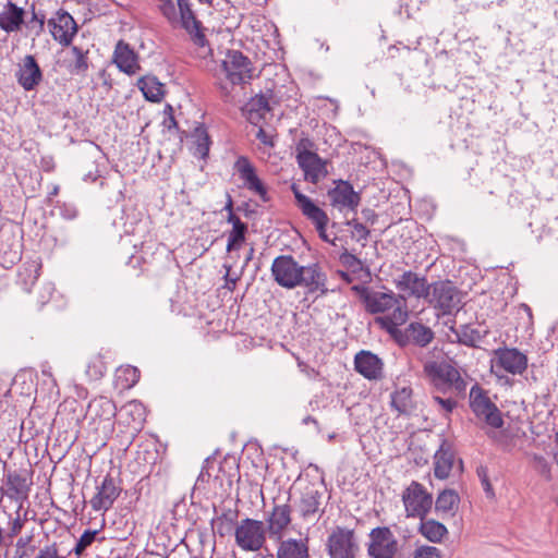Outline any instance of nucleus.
Segmentation results:
<instances>
[{
    "label": "nucleus",
    "instance_id": "nucleus-14",
    "mask_svg": "<svg viewBox=\"0 0 558 558\" xmlns=\"http://www.w3.org/2000/svg\"><path fill=\"white\" fill-rule=\"evenodd\" d=\"M393 283L400 292L398 296L403 303L407 298L426 299L429 296L430 286L426 278L411 270L404 271L395 279Z\"/></svg>",
    "mask_w": 558,
    "mask_h": 558
},
{
    "label": "nucleus",
    "instance_id": "nucleus-5",
    "mask_svg": "<svg viewBox=\"0 0 558 558\" xmlns=\"http://www.w3.org/2000/svg\"><path fill=\"white\" fill-rule=\"evenodd\" d=\"M470 408L474 415L489 428L486 434L495 437V430L504 426V418L500 410L477 384L470 390Z\"/></svg>",
    "mask_w": 558,
    "mask_h": 558
},
{
    "label": "nucleus",
    "instance_id": "nucleus-28",
    "mask_svg": "<svg viewBox=\"0 0 558 558\" xmlns=\"http://www.w3.org/2000/svg\"><path fill=\"white\" fill-rule=\"evenodd\" d=\"M269 111L268 100L263 95L252 97L242 109L246 120L253 125H259Z\"/></svg>",
    "mask_w": 558,
    "mask_h": 558
},
{
    "label": "nucleus",
    "instance_id": "nucleus-48",
    "mask_svg": "<svg viewBox=\"0 0 558 558\" xmlns=\"http://www.w3.org/2000/svg\"><path fill=\"white\" fill-rule=\"evenodd\" d=\"M433 401L437 403L446 413H451L457 407V401L452 398H441L439 396H434Z\"/></svg>",
    "mask_w": 558,
    "mask_h": 558
},
{
    "label": "nucleus",
    "instance_id": "nucleus-12",
    "mask_svg": "<svg viewBox=\"0 0 558 558\" xmlns=\"http://www.w3.org/2000/svg\"><path fill=\"white\" fill-rule=\"evenodd\" d=\"M398 550V542L387 526H378L371 531L367 553L372 558H393Z\"/></svg>",
    "mask_w": 558,
    "mask_h": 558
},
{
    "label": "nucleus",
    "instance_id": "nucleus-49",
    "mask_svg": "<svg viewBox=\"0 0 558 558\" xmlns=\"http://www.w3.org/2000/svg\"><path fill=\"white\" fill-rule=\"evenodd\" d=\"M255 136L266 147L272 148L275 146L274 134L262 126L258 128Z\"/></svg>",
    "mask_w": 558,
    "mask_h": 558
},
{
    "label": "nucleus",
    "instance_id": "nucleus-38",
    "mask_svg": "<svg viewBox=\"0 0 558 558\" xmlns=\"http://www.w3.org/2000/svg\"><path fill=\"white\" fill-rule=\"evenodd\" d=\"M407 331L408 337L422 347L427 345L434 339V332L432 329L421 323H411Z\"/></svg>",
    "mask_w": 558,
    "mask_h": 558
},
{
    "label": "nucleus",
    "instance_id": "nucleus-40",
    "mask_svg": "<svg viewBox=\"0 0 558 558\" xmlns=\"http://www.w3.org/2000/svg\"><path fill=\"white\" fill-rule=\"evenodd\" d=\"M391 405L399 413H408L412 408V389L402 387L391 395Z\"/></svg>",
    "mask_w": 558,
    "mask_h": 558
},
{
    "label": "nucleus",
    "instance_id": "nucleus-27",
    "mask_svg": "<svg viewBox=\"0 0 558 558\" xmlns=\"http://www.w3.org/2000/svg\"><path fill=\"white\" fill-rule=\"evenodd\" d=\"M43 80L41 70L36 59L28 54L17 72V82L25 90L34 89Z\"/></svg>",
    "mask_w": 558,
    "mask_h": 558
},
{
    "label": "nucleus",
    "instance_id": "nucleus-9",
    "mask_svg": "<svg viewBox=\"0 0 558 558\" xmlns=\"http://www.w3.org/2000/svg\"><path fill=\"white\" fill-rule=\"evenodd\" d=\"M221 68L225 77L233 85L250 83L254 75L251 60L238 50L228 51Z\"/></svg>",
    "mask_w": 558,
    "mask_h": 558
},
{
    "label": "nucleus",
    "instance_id": "nucleus-64",
    "mask_svg": "<svg viewBox=\"0 0 558 558\" xmlns=\"http://www.w3.org/2000/svg\"><path fill=\"white\" fill-rule=\"evenodd\" d=\"M201 2L210 3L213 0H199Z\"/></svg>",
    "mask_w": 558,
    "mask_h": 558
},
{
    "label": "nucleus",
    "instance_id": "nucleus-17",
    "mask_svg": "<svg viewBox=\"0 0 558 558\" xmlns=\"http://www.w3.org/2000/svg\"><path fill=\"white\" fill-rule=\"evenodd\" d=\"M112 61L126 75H135L141 71L140 56L129 43L119 40L116 44Z\"/></svg>",
    "mask_w": 558,
    "mask_h": 558
},
{
    "label": "nucleus",
    "instance_id": "nucleus-32",
    "mask_svg": "<svg viewBox=\"0 0 558 558\" xmlns=\"http://www.w3.org/2000/svg\"><path fill=\"white\" fill-rule=\"evenodd\" d=\"M277 558H310L307 538H289L281 541Z\"/></svg>",
    "mask_w": 558,
    "mask_h": 558
},
{
    "label": "nucleus",
    "instance_id": "nucleus-62",
    "mask_svg": "<svg viewBox=\"0 0 558 558\" xmlns=\"http://www.w3.org/2000/svg\"><path fill=\"white\" fill-rule=\"evenodd\" d=\"M38 23H39V29H40V31H43V28H44V24H45L44 17H43V19H40V20L38 21Z\"/></svg>",
    "mask_w": 558,
    "mask_h": 558
},
{
    "label": "nucleus",
    "instance_id": "nucleus-10",
    "mask_svg": "<svg viewBox=\"0 0 558 558\" xmlns=\"http://www.w3.org/2000/svg\"><path fill=\"white\" fill-rule=\"evenodd\" d=\"M327 549L330 558H355L359 546L354 531L348 527H335L327 538Z\"/></svg>",
    "mask_w": 558,
    "mask_h": 558
},
{
    "label": "nucleus",
    "instance_id": "nucleus-42",
    "mask_svg": "<svg viewBox=\"0 0 558 558\" xmlns=\"http://www.w3.org/2000/svg\"><path fill=\"white\" fill-rule=\"evenodd\" d=\"M235 518L236 514L234 513H222L221 515L217 517L215 520L216 524V533L223 537L228 534H230L232 531L234 532L235 527Z\"/></svg>",
    "mask_w": 558,
    "mask_h": 558
},
{
    "label": "nucleus",
    "instance_id": "nucleus-53",
    "mask_svg": "<svg viewBox=\"0 0 558 558\" xmlns=\"http://www.w3.org/2000/svg\"><path fill=\"white\" fill-rule=\"evenodd\" d=\"M534 461L537 463V469L546 478L550 477V465L548 461L542 456H535Z\"/></svg>",
    "mask_w": 558,
    "mask_h": 558
},
{
    "label": "nucleus",
    "instance_id": "nucleus-44",
    "mask_svg": "<svg viewBox=\"0 0 558 558\" xmlns=\"http://www.w3.org/2000/svg\"><path fill=\"white\" fill-rule=\"evenodd\" d=\"M97 534V531H90V530H86L82 535L81 537L78 538L75 547H74V553L76 555H82L83 551L92 545V543L94 542L95 539V536Z\"/></svg>",
    "mask_w": 558,
    "mask_h": 558
},
{
    "label": "nucleus",
    "instance_id": "nucleus-33",
    "mask_svg": "<svg viewBox=\"0 0 558 558\" xmlns=\"http://www.w3.org/2000/svg\"><path fill=\"white\" fill-rule=\"evenodd\" d=\"M137 86L143 93L145 99L159 102L165 97V85L156 76L145 75L137 81Z\"/></svg>",
    "mask_w": 558,
    "mask_h": 558
},
{
    "label": "nucleus",
    "instance_id": "nucleus-4",
    "mask_svg": "<svg viewBox=\"0 0 558 558\" xmlns=\"http://www.w3.org/2000/svg\"><path fill=\"white\" fill-rule=\"evenodd\" d=\"M424 373L430 385L441 393L464 395L468 383L459 368L449 362H427Z\"/></svg>",
    "mask_w": 558,
    "mask_h": 558
},
{
    "label": "nucleus",
    "instance_id": "nucleus-16",
    "mask_svg": "<svg viewBox=\"0 0 558 558\" xmlns=\"http://www.w3.org/2000/svg\"><path fill=\"white\" fill-rule=\"evenodd\" d=\"M291 522V506L289 504H275L266 518V532L271 538L281 541Z\"/></svg>",
    "mask_w": 558,
    "mask_h": 558
},
{
    "label": "nucleus",
    "instance_id": "nucleus-18",
    "mask_svg": "<svg viewBox=\"0 0 558 558\" xmlns=\"http://www.w3.org/2000/svg\"><path fill=\"white\" fill-rule=\"evenodd\" d=\"M48 27L53 39L63 46H69L77 32L74 19L66 12H58L48 21Z\"/></svg>",
    "mask_w": 558,
    "mask_h": 558
},
{
    "label": "nucleus",
    "instance_id": "nucleus-54",
    "mask_svg": "<svg viewBox=\"0 0 558 558\" xmlns=\"http://www.w3.org/2000/svg\"><path fill=\"white\" fill-rule=\"evenodd\" d=\"M33 537L34 535L33 534H29V535H25V536H21L17 542H16V547L19 549H24L26 548L32 542H33Z\"/></svg>",
    "mask_w": 558,
    "mask_h": 558
},
{
    "label": "nucleus",
    "instance_id": "nucleus-43",
    "mask_svg": "<svg viewBox=\"0 0 558 558\" xmlns=\"http://www.w3.org/2000/svg\"><path fill=\"white\" fill-rule=\"evenodd\" d=\"M122 377L125 378V383L122 384V388H131L138 381L140 373L136 367H120L117 372V379L120 380Z\"/></svg>",
    "mask_w": 558,
    "mask_h": 558
},
{
    "label": "nucleus",
    "instance_id": "nucleus-63",
    "mask_svg": "<svg viewBox=\"0 0 558 558\" xmlns=\"http://www.w3.org/2000/svg\"><path fill=\"white\" fill-rule=\"evenodd\" d=\"M340 274H341V277H342V278H345V279L348 278V276H347V274H345V272H342V271H341Z\"/></svg>",
    "mask_w": 558,
    "mask_h": 558
},
{
    "label": "nucleus",
    "instance_id": "nucleus-21",
    "mask_svg": "<svg viewBox=\"0 0 558 558\" xmlns=\"http://www.w3.org/2000/svg\"><path fill=\"white\" fill-rule=\"evenodd\" d=\"M88 414L98 427H112L117 415L116 403L104 396L93 399L88 404Z\"/></svg>",
    "mask_w": 558,
    "mask_h": 558
},
{
    "label": "nucleus",
    "instance_id": "nucleus-22",
    "mask_svg": "<svg viewBox=\"0 0 558 558\" xmlns=\"http://www.w3.org/2000/svg\"><path fill=\"white\" fill-rule=\"evenodd\" d=\"M495 365L502 371L517 375L522 374L527 367V357L525 354L514 348L498 349L495 352Z\"/></svg>",
    "mask_w": 558,
    "mask_h": 558
},
{
    "label": "nucleus",
    "instance_id": "nucleus-47",
    "mask_svg": "<svg viewBox=\"0 0 558 558\" xmlns=\"http://www.w3.org/2000/svg\"><path fill=\"white\" fill-rule=\"evenodd\" d=\"M53 292H54V287L52 283L43 284L40 288V291H39L38 300H37L38 304L40 306H43L46 303H48L51 300Z\"/></svg>",
    "mask_w": 558,
    "mask_h": 558
},
{
    "label": "nucleus",
    "instance_id": "nucleus-41",
    "mask_svg": "<svg viewBox=\"0 0 558 558\" xmlns=\"http://www.w3.org/2000/svg\"><path fill=\"white\" fill-rule=\"evenodd\" d=\"M458 341L468 347H475L481 340V333L470 325H462L456 330Z\"/></svg>",
    "mask_w": 558,
    "mask_h": 558
},
{
    "label": "nucleus",
    "instance_id": "nucleus-11",
    "mask_svg": "<svg viewBox=\"0 0 558 558\" xmlns=\"http://www.w3.org/2000/svg\"><path fill=\"white\" fill-rule=\"evenodd\" d=\"M145 421V407L140 401L132 400L121 408L118 425L121 428V433L133 440L143 429Z\"/></svg>",
    "mask_w": 558,
    "mask_h": 558
},
{
    "label": "nucleus",
    "instance_id": "nucleus-34",
    "mask_svg": "<svg viewBox=\"0 0 558 558\" xmlns=\"http://www.w3.org/2000/svg\"><path fill=\"white\" fill-rule=\"evenodd\" d=\"M322 495L314 486H307L302 493L298 509L302 518L307 519L318 512Z\"/></svg>",
    "mask_w": 558,
    "mask_h": 558
},
{
    "label": "nucleus",
    "instance_id": "nucleus-39",
    "mask_svg": "<svg viewBox=\"0 0 558 558\" xmlns=\"http://www.w3.org/2000/svg\"><path fill=\"white\" fill-rule=\"evenodd\" d=\"M107 372L105 356L100 353L93 354L86 366V375L90 380L97 381L101 379Z\"/></svg>",
    "mask_w": 558,
    "mask_h": 558
},
{
    "label": "nucleus",
    "instance_id": "nucleus-46",
    "mask_svg": "<svg viewBox=\"0 0 558 558\" xmlns=\"http://www.w3.org/2000/svg\"><path fill=\"white\" fill-rule=\"evenodd\" d=\"M209 136L205 131H202L197 134V143H196V154L199 157L205 158L209 153Z\"/></svg>",
    "mask_w": 558,
    "mask_h": 558
},
{
    "label": "nucleus",
    "instance_id": "nucleus-55",
    "mask_svg": "<svg viewBox=\"0 0 558 558\" xmlns=\"http://www.w3.org/2000/svg\"><path fill=\"white\" fill-rule=\"evenodd\" d=\"M327 226H328V223H324L323 227L320 228L319 225H316L315 228L323 241L330 242V243L335 244V242L332 240H330L329 235L327 234V231H326Z\"/></svg>",
    "mask_w": 558,
    "mask_h": 558
},
{
    "label": "nucleus",
    "instance_id": "nucleus-37",
    "mask_svg": "<svg viewBox=\"0 0 558 558\" xmlns=\"http://www.w3.org/2000/svg\"><path fill=\"white\" fill-rule=\"evenodd\" d=\"M459 495L452 489L442 490L435 502V509L440 513L453 512L459 505Z\"/></svg>",
    "mask_w": 558,
    "mask_h": 558
},
{
    "label": "nucleus",
    "instance_id": "nucleus-51",
    "mask_svg": "<svg viewBox=\"0 0 558 558\" xmlns=\"http://www.w3.org/2000/svg\"><path fill=\"white\" fill-rule=\"evenodd\" d=\"M35 558H64L59 555V550L56 544L48 545L39 549Z\"/></svg>",
    "mask_w": 558,
    "mask_h": 558
},
{
    "label": "nucleus",
    "instance_id": "nucleus-6",
    "mask_svg": "<svg viewBox=\"0 0 558 558\" xmlns=\"http://www.w3.org/2000/svg\"><path fill=\"white\" fill-rule=\"evenodd\" d=\"M267 541L265 523L257 519L244 518L234 527L235 545L243 551H258Z\"/></svg>",
    "mask_w": 558,
    "mask_h": 558
},
{
    "label": "nucleus",
    "instance_id": "nucleus-29",
    "mask_svg": "<svg viewBox=\"0 0 558 558\" xmlns=\"http://www.w3.org/2000/svg\"><path fill=\"white\" fill-rule=\"evenodd\" d=\"M453 463V451L448 444L442 442L434 456V475L439 480L449 477Z\"/></svg>",
    "mask_w": 558,
    "mask_h": 558
},
{
    "label": "nucleus",
    "instance_id": "nucleus-7",
    "mask_svg": "<svg viewBox=\"0 0 558 558\" xmlns=\"http://www.w3.org/2000/svg\"><path fill=\"white\" fill-rule=\"evenodd\" d=\"M313 143L302 138L296 145V161L304 172L306 181L316 184L328 174L326 162L311 150Z\"/></svg>",
    "mask_w": 558,
    "mask_h": 558
},
{
    "label": "nucleus",
    "instance_id": "nucleus-15",
    "mask_svg": "<svg viewBox=\"0 0 558 558\" xmlns=\"http://www.w3.org/2000/svg\"><path fill=\"white\" fill-rule=\"evenodd\" d=\"M234 169L246 190L257 195L263 202L269 199L266 185L258 178L255 167L247 157L240 156L234 162Z\"/></svg>",
    "mask_w": 558,
    "mask_h": 558
},
{
    "label": "nucleus",
    "instance_id": "nucleus-36",
    "mask_svg": "<svg viewBox=\"0 0 558 558\" xmlns=\"http://www.w3.org/2000/svg\"><path fill=\"white\" fill-rule=\"evenodd\" d=\"M41 263L38 259L25 262L19 270L17 278L20 284L26 292H29L34 284L37 282L40 271Z\"/></svg>",
    "mask_w": 558,
    "mask_h": 558
},
{
    "label": "nucleus",
    "instance_id": "nucleus-35",
    "mask_svg": "<svg viewBox=\"0 0 558 558\" xmlns=\"http://www.w3.org/2000/svg\"><path fill=\"white\" fill-rule=\"evenodd\" d=\"M24 17V10L13 2H9L0 13V27L10 33L20 29Z\"/></svg>",
    "mask_w": 558,
    "mask_h": 558
},
{
    "label": "nucleus",
    "instance_id": "nucleus-1",
    "mask_svg": "<svg viewBox=\"0 0 558 558\" xmlns=\"http://www.w3.org/2000/svg\"><path fill=\"white\" fill-rule=\"evenodd\" d=\"M274 281L281 288L292 290L303 287L308 293L326 295L327 276L317 263L301 265L292 255H279L271 264Z\"/></svg>",
    "mask_w": 558,
    "mask_h": 558
},
{
    "label": "nucleus",
    "instance_id": "nucleus-30",
    "mask_svg": "<svg viewBox=\"0 0 558 558\" xmlns=\"http://www.w3.org/2000/svg\"><path fill=\"white\" fill-rule=\"evenodd\" d=\"M227 208L230 210L228 221L232 223V230L228 233L227 251L231 252L240 250L244 243L247 226L240 219V217L232 213L231 199L229 201Z\"/></svg>",
    "mask_w": 558,
    "mask_h": 558
},
{
    "label": "nucleus",
    "instance_id": "nucleus-2",
    "mask_svg": "<svg viewBox=\"0 0 558 558\" xmlns=\"http://www.w3.org/2000/svg\"><path fill=\"white\" fill-rule=\"evenodd\" d=\"M353 289L360 292L368 313L385 314L381 317H377L376 323L389 333L395 335L398 331V327L408 320L409 314L405 303L401 302L399 296L392 291H369L364 287H353Z\"/></svg>",
    "mask_w": 558,
    "mask_h": 558
},
{
    "label": "nucleus",
    "instance_id": "nucleus-24",
    "mask_svg": "<svg viewBox=\"0 0 558 558\" xmlns=\"http://www.w3.org/2000/svg\"><path fill=\"white\" fill-rule=\"evenodd\" d=\"M33 484L32 475L27 470L11 471L5 475V485L13 500H25Z\"/></svg>",
    "mask_w": 558,
    "mask_h": 558
},
{
    "label": "nucleus",
    "instance_id": "nucleus-57",
    "mask_svg": "<svg viewBox=\"0 0 558 558\" xmlns=\"http://www.w3.org/2000/svg\"><path fill=\"white\" fill-rule=\"evenodd\" d=\"M354 230L361 238H366L368 235V231L362 223H354Z\"/></svg>",
    "mask_w": 558,
    "mask_h": 558
},
{
    "label": "nucleus",
    "instance_id": "nucleus-23",
    "mask_svg": "<svg viewBox=\"0 0 558 558\" xmlns=\"http://www.w3.org/2000/svg\"><path fill=\"white\" fill-rule=\"evenodd\" d=\"M291 190L295 197V205L301 210L302 215L306 217L314 226L319 225L322 228L324 223L329 222L327 214L317 206L308 196L301 193L295 184H292Z\"/></svg>",
    "mask_w": 558,
    "mask_h": 558
},
{
    "label": "nucleus",
    "instance_id": "nucleus-8",
    "mask_svg": "<svg viewBox=\"0 0 558 558\" xmlns=\"http://www.w3.org/2000/svg\"><path fill=\"white\" fill-rule=\"evenodd\" d=\"M401 497L408 518L427 517L434 502L432 493L416 481L404 488Z\"/></svg>",
    "mask_w": 558,
    "mask_h": 558
},
{
    "label": "nucleus",
    "instance_id": "nucleus-60",
    "mask_svg": "<svg viewBox=\"0 0 558 558\" xmlns=\"http://www.w3.org/2000/svg\"><path fill=\"white\" fill-rule=\"evenodd\" d=\"M482 483H483L486 492H490L492 490V485L489 484V482H488L486 476H484Z\"/></svg>",
    "mask_w": 558,
    "mask_h": 558
},
{
    "label": "nucleus",
    "instance_id": "nucleus-61",
    "mask_svg": "<svg viewBox=\"0 0 558 558\" xmlns=\"http://www.w3.org/2000/svg\"><path fill=\"white\" fill-rule=\"evenodd\" d=\"M4 496H5V490L3 489V487H0V506L3 502Z\"/></svg>",
    "mask_w": 558,
    "mask_h": 558
},
{
    "label": "nucleus",
    "instance_id": "nucleus-58",
    "mask_svg": "<svg viewBox=\"0 0 558 558\" xmlns=\"http://www.w3.org/2000/svg\"><path fill=\"white\" fill-rule=\"evenodd\" d=\"M229 270H230V268H228L227 275H229ZM226 277H228V276H226ZM236 280H238V278H227L226 288H228V290H230V291H233L235 289Z\"/></svg>",
    "mask_w": 558,
    "mask_h": 558
},
{
    "label": "nucleus",
    "instance_id": "nucleus-52",
    "mask_svg": "<svg viewBox=\"0 0 558 558\" xmlns=\"http://www.w3.org/2000/svg\"><path fill=\"white\" fill-rule=\"evenodd\" d=\"M25 522L26 519H23L17 514L16 518L12 522H10L9 536L14 537L19 535L22 529L24 527Z\"/></svg>",
    "mask_w": 558,
    "mask_h": 558
},
{
    "label": "nucleus",
    "instance_id": "nucleus-59",
    "mask_svg": "<svg viewBox=\"0 0 558 558\" xmlns=\"http://www.w3.org/2000/svg\"><path fill=\"white\" fill-rule=\"evenodd\" d=\"M554 444H555L554 460L558 466V428L554 436Z\"/></svg>",
    "mask_w": 558,
    "mask_h": 558
},
{
    "label": "nucleus",
    "instance_id": "nucleus-56",
    "mask_svg": "<svg viewBox=\"0 0 558 558\" xmlns=\"http://www.w3.org/2000/svg\"><path fill=\"white\" fill-rule=\"evenodd\" d=\"M169 110V117L163 121L165 126H167L169 130L172 128H177V121L172 114V107L168 106Z\"/></svg>",
    "mask_w": 558,
    "mask_h": 558
},
{
    "label": "nucleus",
    "instance_id": "nucleus-50",
    "mask_svg": "<svg viewBox=\"0 0 558 558\" xmlns=\"http://www.w3.org/2000/svg\"><path fill=\"white\" fill-rule=\"evenodd\" d=\"M340 262L343 266L352 269L361 268V260L353 254L344 252L340 255Z\"/></svg>",
    "mask_w": 558,
    "mask_h": 558
},
{
    "label": "nucleus",
    "instance_id": "nucleus-31",
    "mask_svg": "<svg viewBox=\"0 0 558 558\" xmlns=\"http://www.w3.org/2000/svg\"><path fill=\"white\" fill-rule=\"evenodd\" d=\"M418 519V533L430 543L441 544L449 533L447 526L435 519Z\"/></svg>",
    "mask_w": 558,
    "mask_h": 558
},
{
    "label": "nucleus",
    "instance_id": "nucleus-20",
    "mask_svg": "<svg viewBox=\"0 0 558 558\" xmlns=\"http://www.w3.org/2000/svg\"><path fill=\"white\" fill-rule=\"evenodd\" d=\"M328 197L332 207L344 210H355L360 204V195L347 181H339L335 187L328 191Z\"/></svg>",
    "mask_w": 558,
    "mask_h": 558
},
{
    "label": "nucleus",
    "instance_id": "nucleus-26",
    "mask_svg": "<svg viewBox=\"0 0 558 558\" xmlns=\"http://www.w3.org/2000/svg\"><path fill=\"white\" fill-rule=\"evenodd\" d=\"M354 366L357 373L367 379H378L383 373L381 360L369 351H361L355 355Z\"/></svg>",
    "mask_w": 558,
    "mask_h": 558
},
{
    "label": "nucleus",
    "instance_id": "nucleus-45",
    "mask_svg": "<svg viewBox=\"0 0 558 558\" xmlns=\"http://www.w3.org/2000/svg\"><path fill=\"white\" fill-rule=\"evenodd\" d=\"M414 558H442V554L435 546L423 545L415 549Z\"/></svg>",
    "mask_w": 558,
    "mask_h": 558
},
{
    "label": "nucleus",
    "instance_id": "nucleus-19",
    "mask_svg": "<svg viewBox=\"0 0 558 558\" xmlns=\"http://www.w3.org/2000/svg\"><path fill=\"white\" fill-rule=\"evenodd\" d=\"M428 298L429 303L440 308L444 313H450L460 302L458 291L449 281L434 283Z\"/></svg>",
    "mask_w": 558,
    "mask_h": 558
},
{
    "label": "nucleus",
    "instance_id": "nucleus-25",
    "mask_svg": "<svg viewBox=\"0 0 558 558\" xmlns=\"http://www.w3.org/2000/svg\"><path fill=\"white\" fill-rule=\"evenodd\" d=\"M88 51L77 46L70 47L63 52L60 65L70 75H85L88 70Z\"/></svg>",
    "mask_w": 558,
    "mask_h": 558
},
{
    "label": "nucleus",
    "instance_id": "nucleus-13",
    "mask_svg": "<svg viewBox=\"0 0 558 558\" xmlns=\"http://www.w3.org/2000/svg\"><path fill=\"white\" fill-rule=\"evenodd\" d=\"M122 492L121 483L111 474H107L101 483L96 486V493L89 500L94 511H108L119 498Z\"/></svg>",
    "mask_w": 558,
    "mask_h": 558
},
{
    "label": "nucleus",
    "instance_id": "nucleus-3",
    "mask_svg": "<svg viewBox=\"0 0 558 558\" xmlns=\"http://www.w3.org/2000/svg\"><path fill=\"white\" fill-rule=\"evenodd\" d=\"M162 15L172 26H181L190 34H194L193 40L203 51L202 56L210 52L206 38L199 33V22L195 19L190 5L184 0H158Z\"/></svg>",
    "mask_w": 558,
    "mask_h": 558
}]
</instances>
